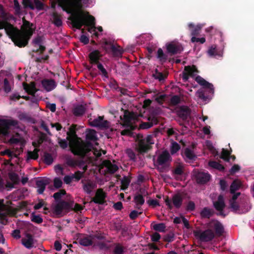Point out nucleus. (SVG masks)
<instances>
[{"label":"nucleus","mask_w":254,"mask_h":254,"mask_svg":"<svg viewBox=\"0 0 254 254\" xmlns=\"http://www.w3.org/2000/svg\"><path fill=\"white\" fill-rule=\"evenodd\" d=\"M77 125L72 124L66 132V139L69 141V147L71 152L74 155L83 159L89 156L94 149L92 143L84 141L76 134Z\"/></svg>","instance_id":"nucleus-2"},{"label":"nucleus","mask_w":254,"mask_h":254,"mask_svg":"<svg viewBox=\"0 0 254 254\" xmlns=\"http://www.w3.org/2000/svg\"><path fill=\"white\" fill-rule=\"evenodd\" d=\"M195 204L192 201H189L186 206V210L188 211H193L195 210Z\"/></svg>","instance_id":"nucleus-60"},{"label":"nucleus","mask_w":254,"mask_h":254,"mask_svg":"<svg viewBox=\"0 0 254 254\" xmlns=\"http://www.w3.org/2000/svg\"><path fill=\"white\" fill-rule=\"evenodd\" d=\"M50 183V180L48 178H43L37 180L36 183L37 192L39 194H42L46 188L47 185Z\"/></svg>","instance_id":"nucleus-22"},{"label":"nucleus","mask_w":254,"mask_h":254,"mask_svg":"<svg viewBox=\"0 0 254 254\" xmlns=\"http://www.w3.org/2000/svg\"><path fill=\"white\" fill-rule=\"evenodd\" d=\"M171 104L173 105H177L180 102V98L178 95H174L170 99Z\"/></svg>","instance_id":"nucleus-63"},{"label":"nucleus","mask_w":254,"mask_h":254,"mask_svg":"<svg viewBox=\"0 0 254 254\" xmlns=\"http://www.w3.org/2000/svg\"><path fill=\"white\" fill-rule=\"evenodd\" d=\"M198 97L203 101H206L209 99V97L208 95H206L204 91H198Z\"/></svg>","instance_id":"nucleus-61"},{"label":"nucleus","mask_w":254,"mask_h":254,"mask_svg":"<svg viewBox=\"0 0 254 254\" xmlns=\"http://www.w3.org/2000/svg\"><path fill=\"white\" fill-rule=\"evenodd\" d=\"M77 241L80 245L87 247L93 244L92 236L91 235L79 234Z\"/></svg>","instance_id":"nucleus-17"},{"label":"nucleus","mask_w":254,"mask_h":254,"mask_svg":"<svg viewBox=\"0 0 254 254\" xmlns=\"http://www.w3.org/2000/svg\"><path fill=\"white\" fill-rule=\"evenodd\" d=\"M43 161L47 165H51L53 162L52 155L49 153L45 152L43 156Z\"/></svg>","instance_id":"nucleus-46"},{"label":"nucleus","mask_w":254,"mask_h":254,"mask_svg":"<svg viewBox=\"0 0 254 254\" xmlns=\"http://www.w3.org/2000/svg\"><path fill=\"white\" fill-rule=\"evenodd\" d=\"M58 141L60 146L63 149H65L68 147V146H69V141L66 138L62 139L59 137L58 138Z\"/></svg>","instance_id":"nucleus-48"},{"label":"nucleus","mask_w":254,"mask_h":254,"mask_svg":"<svg viewBox=\"0 0 254 254\" xmlns=\"http://www.w3.org/2000/svg\"><path fill=\"white\" fill-rule=\"evenodd\" d=\"M171 160V157L167 150L164 151L157 157L155 165H169L168 162Z\"/></svg>","instance_id":"nucleus-11"},{"label":"nucleus","mask_w":254,"mask_h":254,"mask_svg":"<svg viewBox=\"0 0 254 254\" xmlns=\"http://www.w3.org/2000/svg\"><path fill=\"white\" fill-rule=\"evenodd\" d=\"M2 29H4L6 34L15 46L22 48L28 45L35 31V27L29 21L24 20L22 30H20L6 21H0V30Z\"/></svg>","instance_id":"nucleus-1"},{"label":"nucleus","mask_w":254,"mask_h":254,"mask_svg":"<svg viewBox=\"0 0 254 254\" xmlns=\"http://www.w3.org/2000/svg\"><path fill=\"white\" fill-rule=\"evenodd\" d=\"M96 187V185L95 183L91 181H88L87 183L83 184V189L85 192L89 194Z\"/></svg>","instance_id":"nucleus-34"},{"label":"nucleus","mask_w":254,"mask_h":254,"mask_svg":"<svg viewBox=\"0 0 254 254\" xmlns=\"http://www.w3.org/2000/svg\"><path fill=\"white\" fill-rule=\"evenodd\" d=\"M230 207L234 212H237L240 209L239 204L236 201H230Z\"/></svg>","instance_id":"nucleus-62"},{"label":"nucleus","mask_w":254,"mask_h":254,"mask_svg":"<svg viewBox=\"0 0 254 254\" xmlns=\"http://www.w3.org/2000/svg\"><path fill=\"white\" fill-rule=\"evenodd\" d=\"M1 201V205H0V223L3 225H6L7 222V217L9 214V211L3 209V200Z\"/></svg>","instance_id":"nucleus-26"},{"label":"nucleus","mask_w":254,"mask_h":254,"mask_svg":"<svg viewBox=\"0 0 254 254\" xmlns=\"http://www.w3.org/2000/svg\"><path fill=\"white\" fill-rule=\"evenodd\" d=\"M193 234L196 239L202 242L211 241L215 238L214 232L208 228L205 230H196L193 231Z\"/></svg>","instance_id":"nucleus-5"},{"label":"nucleus","mask_w":254,"mask_h":254,"mask_svg":"<svg viewBox=\"0 0 254 254\" xmlns=\"http://www.w3.org/2000/svg\"><path fill=\"white\" fill-rule=\"evenodd\" d=\"M41 84L43 87L47 92L51 91L56 87V84L54 79H44L42 80Z\"/></svg>","instance_id":"nucleus-25"},{"label":"nucleus","mask_w":254,"mask_h":254,"mask_svg":"<svg viewBox=\"0 0 254 254\" xmlns=\"http://www.w3.org/2000/svg\"><path fill=\"white\" fill-rule=\"evenodd\" d=\"M9 179L14 184H17L19 181V177L17 174L15 173H9L8 174Z\"/></svg>","instance_id":"nucleus-57"},{"label":"nucleus","mask_w":254,"mask_h":254,"mask_svg":"<svg viewBox=\"0 0 254 254\" xmlns=\"http://www.w3.org/2000/svg\"><path fill=\"white\" fill-rule=\"evenodd\" d=\"M232 151V150L231 149H230V150L229 151L227 149L223 148L220 158L226 162H229L230 159V155L231 154Z\"/></svg>","instance_id":"nucleus-38"},{"label":"nucleus","mask_w":254,"mask_h":254,"mask_svg":"<svg viewBox=\"0 0 254 254\" xmlns=\"http://www.w3.org/2000/svg\"><path fill=\"white\" fill-rule=\"evenodd\" d=\"M18 125V122L15 120H1L0 121V135L7 136L9 133L10 127H15Z\"/></svg>","instance_id":"nucleus-7"},{"label":"nucleus","mask_w":254,"mask_h":254,"mask_svg":"<svg viewBox=\"0 0 254 254\" xmlns=\"http://www.w3.org/2000/svg\"><path fill=\"white\" fill-rule=\"evenodd\" d=\"M195 178L197 184L203 185L210 181L211 175L208 173L198 172L195 174Z\"/></svg>","instance_id":"nucleus-16"},{"label":"nucleus","mask_w":254,"mask_h":254,"mask_svg":"<svg viewBox=\"0 0 254 254\" xmlns=\"http://www.w3.org/2000/svg\"><path fill=\"white\" fill-rule=\"evenodd\" d=\"M166 47L168 53L171 56L180 54L184 50L182 45L178 42L172 41L166 44Z\"/></svg>","instance_id":"nucleus-10"},{"label":"nucleus","mask_w":254,"mask_h":254,"mask_svg":"<svg viewBox=\"0 0 254 254\" xmlns=\"http://www.w3.org/2000/svg\"><path fill=\"white\" fill-rule=\"evenodd\" d=\"M96 64L97 65V68H98V69L100 71H101L102 75L104 76H105V77H108V72H107L106 69L104 67V66L102 65V64H101L100 63H99L97 64Z\"/></svg>","instance_id":"nucleus-58"},{"label":"nucleus","mask_w":254,"mask_h":254,"mask_svg":"<svg viewBox=\"0 0 254 254\" xmlns=\"http://www.w3.org/2000/svg\"><path fill=\"white\" fill-rule=\"evenodd\" d=\"M184 154L186 158L189 160H195V158H196V156L189 148H186L185 149Z\"/></svg>","instance_id":"nucleus-41"},{"label":"nucleus","mask_w":254,"mask_h":254,"mask_svg":"<svg viewBox=\"0 0 254 254\" xmlns=\"http://www.w3.org/2000/svg\"><path fill=\"white\" fill-rule=\"evenodd\" d=\"M106 194L102 189L97 190L95 196L92 198V201L96 204H103L106 202Z\"/></svg>","instance_id":"nucleus-15"},{"label":"nucleus","mask_w":254,"mask_h":254,"mask_svg":"<svg viewBox=\"0 0 254 254\" xmlns=\"http://www.w3.org/2000/svg\"><path fill=\"white\" fill-rule=\"evenodd\" d=\"M188 26L190 29H192L191 30V35L192 36H197L199 34L200 30L201 27L200 26H197L196 27L194 26V25L192 23H190L188 25Z\"/></svg>","instance_id":"nucleus-44"},{"label":"nucleus","mask_w":254,"mask_h":254,"mask_svg":"<svg viewBox=\"0 0 254 254\" xmlns=\"http://www.w3.org/2000/svg\"><path fill=\"white\" fill-rule=\"evenodd\" d=\"M59 6L67 13L70 14L78 10L81 7L82 0H57Z\"/></svg>","instance_id":"nucleus-4"},{"label":"nucleus","mask_w":254,"mask_h":254,"mask_svg":"<svg viewBox=\"0 0 254 254\" xmlns=\"http://www.w3.org/2000/svg\"><path fill=\"white\" fill-rule=\"evenodd\" d=\"M70 14L71 16L68 19L71 21L73 27L77 29H81L83 25L88 26V28L96 27L95 19L92 15H88L86 17L84 15L83 11L80 9Z\"/></svg>","instance_id":"nucleus-3"},{"label":"nucleus","mask_w":254,"mask_h":254,"mask_svg":"<svg viewBox=\"0 0 254 254\" xmlns=\"http://www.w3.org/2000/svg\"><path fill=\"white\" fill-rule=\"evenodd\" d=\"M130 182V180L127 176H124L123 179L121 180V188L122 190H126L128 187L129 183Z\"/></svg>","instance_id":"nucleus-45"},{"label":"nucleus","mask_w":254,"mask_h":254,"mask_svg":"<svg viewBox=\"0 0 254 254\" xmlns=\"http://www.w3.org/2000/svg\"><path fill=\"white\" fill-rule=\"evenodd\" d=\"M44 38L43 36H37L32 41L33 44L34 46H39L44 43Z\"/></svg>","instance_id":"nucleus-52"},{"label":"nucleus","mask_w":254,"mask_h":254,"mask_svg":"<svg viewBox=\"0 0 254 254\" xmlns=\"http://www.w3.org/2000/svg\"><path fill=\"white\" fill-rule=\"evenodd\" d=\"M3 89L5 93H8L11 91V86L9 81L7 78H4L3 80Z\"/></svg>","instance_id":"nucleus-56"},{"label":"nucleus","mask_w":254,"mask_h":254,"mask_svg":"<svg viewBox=\"0 0 254 254\" xmlns=\"http://www.w3.org/2000/svg\"><path fill=\"white\" fill-rule=\"evenodd\" d=\"M23 85L24 89L30 95L34 96L35 94L37 91L34 83H32L30 85L24 83Z\"/></svg>","instance_id":"nucleus-32"},{"label":"nucleus","mask_w":254,"mask_h":254,"mask_svg":"<svg viewBox=\"0 0 254 254\" xmlns=\"http://www.w3.org/2000/svg\"><path fill=\"white\" fill-rule=\"evenodd\" d=\"M66 163L68 166L72 167H74L79 164V161L71 158H67L66 159Z\"/></svg>","instance_id":"nucleus-51"},{"label":"nucleus","mask_w":254,"mask_h":254,"mask_svg":"<svg viewBox=\"0 0 254 254\" xmlns=\"http://www.w3.org/2000/svg\"><path fill=\"white\" fill-rule=\"evenodd\" d=\"M66 194V191L64 190H60L59 191L55 193L53 195V197L56 201L60 199L63 195Z\"/></svg>","instance_id":"nucleus-54"},{"label":"nucleus","mask_w":254,"mask_h":254,"mask_svg":"<svg viewBox=\"0 0 254 254\" xmlns=\"http://www.w3.org/2000/svg\"><path fill=\"white\" fill-rule=\"evenodd\" d=\"M110 49L114 57L121 56L123 53V51L120 46L116 47L114 45H112Z\"/></svg>","instance_id":"nucleus-40"},{"label":"nucleus","mask_w":254,"mask_h":254,"mask_svg":"<svg viewBox=\"0 0 254 254\" xmlns=\"http://www.w3.org/2000/svg\"><path fill=\"white\" fill-rule=\"evenodd\" d=\"M133 199L136 205V208L138 209H140L141 208V206L145 202L143 196L141 194L136 193L134 195Z\"/></svg>","instance_id":"nucleus-33"},{"label":"nucleus","mask_w":254,"mask_h":254,"mask_svg":"<svg viewBox=\"0 0 254 254\" xmlns=\"http://www.w3.org/2000/svg\"><path fill=\"white\" fill-rule=\"evenodd\" d=\"M102 57V55L99 50H95L90 53L89 58L91 64H97Z\"/></svg>","instance_id":"nucleus-24"},{"label":"nucleus","mask_w":254,"mask_h":254,"mask_svg":"<svg viewBox=\"0 0 254 254\" xmlns=\"http://www.w3.org/2000/svg\"><path fill=\"white\" fill-rule=\"evenodd\" d=\"M148 120V122H142L139 126V128L141 129H148L153 127L154 125H157L159 122L157 118L154 116H149Z\"/></svg>","instance_id":"nucleus-19"},{"label":"nucleus","mask_w":254,"mask_h":254,"mask_svg":"<svg viewBox=\"0 0 254 254\" xmlns=\"http://www.w3.org/2000/svg\"><path fill=\"white\" fill-rule=\"evenodd\" d=\"M183 198L180 193H176L173 195L172 200L168 196L165 199V202L168 208L172 209L173 206L176 208H180L183 204Z\"/></svg>","instance_id":"nucleus-8"},{"label":"nucleus","mask_w":254,"mask_h":254,"mask_svg":"<svg viewBox=\"0 0 254 254\" xmlns=\"http://www.w3.org/2000/svg\"><path fill=\"white\" fill-rule=\"evenodd\" d=\"M153 229L156 231L164 232L165 231L166 225L163 223L156 224L153 226Z\"/></svg>","instance_id":"nucleus-49"},{"label":"nucleus","mask_w":254,"mask_h":254,"mask_svg":"<svg viewBox=\"0 0 254 254\" xmlns=\"http://www.w3.org/2000/svg\"><path fill=\"white\" fill-rule=\"evenodd\" d=\"M208 165L210 167L220 171H224L225 169L224 167L222 164L215 161H210L208 162Z\"/></svg>","instance_id":"nucleus-42"},{"label":"nucleus","mask_w":254,"mask_h":254,"mask_svg":"<svg viewBox=\"0 0 254 254\" xmlns=\"http://www.w3.org/2000/svg\"><path fill=\"white\" fill-rule=\"evenodd\" d=\"M9 143L11 144H19L20 148L23 150V148L25 146V141L22 137L20 134L16 133L15 135H13L9 140Z\"/></svg>","instance_id":"nucleus-20"},{"label":"nucleus","mask_w":254,"mask_h":254,"mask_svg":"<svg viewBox=\"0 0 254 254\" xmlns=\"http://www.w3.org/2000/svg\"><path fill=\"white\" fill-rule=\"evenodd\" d=\"M181 148L180 145L176 142H173L170 149L171 154L173 155L177 153Z\"/></svg>","instance_id":"nucleus-53"},{"label":"nucleus","mask_w":254,"mask_h":254,"mask_svg":"<svg viewBox=\"0 0 254 254\" xmlns=\"http://www.w3.org/2000/svg\"><path fill=\"white\" fill-rule=\"evenodd\" d=\"M85 108L82 105H78L75 107L72 111L73 114L75 116H82L85 112Z\"/></svg>","instance_id":"nucleus-35"},{"label":"nucleus","mask_w":254,"mask_h":254,"mask_svg":"<svg viewBox=\"0 0 254 254\" xmlns=\"http://www.w3.org/2000/svg\"><path fill=\"white\" fill-rule=\"evenodd\" d=\"M134 119L133 113L126 111L124 115L123 125V127L131 128V129H135V127L132 125L131 121Z\"/></svg>","instance_id":"nucleus-18"},{"label":"nucleus","mask_w":254,"mask_h":254,"mask_svg":"<svg viewBox=\"0 0 254 254\" xmlns=\"http://www.w3.org/2000/svg\"><path fill=\"white\" fill-rule=\"evenodd\" d=\"M127 154L130 160L135 161L136 159V155L134 151L131 149L127 150Z\"/></svg>","instance_id":"nucleus-64"},{"label":"nucleus","mask_w":254,"mask_h":254,"mask_svg":"<svg viewBox=\"0 0 254 254\" xmlns=\"http://www.w3.org/2000/svg\"><path fill=\"white\" fill-rule=\"evenodd\" d=\"M85 140L84 141H95L98 140V137L96 134V131L93 129H88L86 130V134L85 135Z\"/></svg>","instance_id":"nucleus-29"},{"label":"nucleus","mask_w":254,"mask_h":254,"mask_svg":"<svg viewBox=\"0 0 254 254\" xmlns=\"http://www.w3.org/2000/svg\"><path fill=\"white\" fill-rule=\"evenodd\" d=\"M52 23L57 27H59L62 26L63 21L62 16L60 14H58L57 12H54L52 14Z\"/></svg>","instance_id":"nucleus-31"},{"label":"nucleus","mask_w":254,"mask_h":254,"mask_svg":"<svg viewBox=\"0 0 254 254\" xmlns=\"http://www.w3.org/2000/svg\"><path fill=\"white\" fill-rule=\"evenodd\" d=\"M154 143L152 135H148L145 138L141 139L138 143V151L142 154L147 152L152 148L151 145Z\"/></svg>","instance_id":"nucleus-6"},{"label":"nucleus","mask_w":254,"mask_h":254,"mask_svg":"<svg viewBox=\"0 0 254 254\" xmlns=\"http://www.w3.org/2000/svg\"><path fill=\"white\" fill-rule=\"evenodd\" d=\"M168 74H164L162 72H159L157 69L155 70L154 73L153 74V77L158 79L159 81H164L167 78Z\"/></svg>","instance_id":"nucleus-37"},{"label":"nucleus","mask_w":254,"mask_h":254,"mask_svg":"<svg viewBox=\"0 0 254 254\" xmlns=\"http://www.w3.org/2000/svg\"><path fill=\"white\" fill-rule=\"evenodd\" d=\"M157 58L162 63H165L168 59V56L164 54L161 48H159L157 50Z\"/></svg>","instance_id":"nucleus-39"},{"label":"nucleus","mask_w":254,"mask_h":254,"mask_svg":"<svg viewBox=\"0 0 254 254\" xmlns=\"http://www.w3.org/2000/svg\"><path fill=\"white\" fill-rule=\"evenodd\" d=\"M104 164L107 169V172L110 174H114L119 169L117 165L112 164L109 160H106Z\"/></svg>","instance_id":"nucleus-30"},{"label":"nucleus","mask_w":254,"mask_h":254,"mask_svg":"<svg viewBox=\"0 0 254 254\" xmlns=\"http://www.w3.org/2000/svg\"><path fill=\"white\" fill-rule=\"evenodd\" d=\"M22 244L27 249H31L33 248L34 239L33 236L30 233H27L25 238L21 239Z\"/></svg>","instance_id":"nucleus-21"},{"label":"nucleus","mask_w":254,"mask_h":254,"mask_svg":"<svg viewBox=\"0 0 254 254\" xmlns=\"http://www.w3.org/2000/svg\"><path fill=\"white\" fill-rule=\"evenodd\" d=\"M90 124L92 127H108V122L104 120L103 116H99L91 121Z\"/></svg>","instance_id":"nucleus-23"},{"label":"nucleus","mask_w":254,"mask_h":254,"mask_svg":"<svg viewBox=\"0 0 254 254\" xmlns=\"http://www.w3.org/2000/svg\"><path fill=\"white\" fill-rule=\"evenodd\" d=\"M18 118L21 121H24L27 122H31L32 120V118L28 116L26 113H22L20 114L18 116Z\"/></svg>","instance_id":"nucleus-55"},{"label":"nucleus","mask_w":254,"mask_h":254,"mask_svg":"<svg viewBox=\"0 0 254 254\" xmlns=\"http://www.w3.org/2000/svg\"><path fill=\"white\" fill-rule=\"evenodd\" d=\"M195 80L199 85L203 86L206 90H207L209 93L211 94L214 93V89L212 84L207 82L199 75L197 76Z\"/></svg>","instance_id":"nucleus-12"},{"label":"nucleus","mask_w":254,"mask_h":254,"mask_svg":"<svg viewBox=\"0 0 254 254\" xmlns=\"http://www.w3.org/2000/svg\"><path fill=\"white\" fill-rule=\"evenodd\" d=\"M214 214V210L208 207H204L200 212V216L202 219H209Z\"/></svg>","instance_id":"nucleus-28"},{"label":"nucleus","mask_w":254,"mask_h":254,"mask_svg":"<svg viewBox=\"0 0 254 254\" xmlns=\"http://www.w3.org/2000/svg\"><path fill=\"white\" fill-rule=\"evenodd\" d=\"M31 220L32 222L37 224H41L43 221V218L40 215H35L34 212L31 215Z\"/></svg>","instance_id":"nucleus-47"},{"label":"nucleus","mask_w":254,"mask_h":254,"mask_svg":"<svg viewBox=\"0 0 254 254\" xmlns=\"http://www.w3.org/2000/svg\"><path fill=\"white\" fill-rule=\"evenodd\" d=\"M241 187V183L237 180L234 181L230 186V192L234 193L235 191L239 189Z\"/></svg>","instance_id":"nucleus-43"},{"label":"nucleus","mask_w":254,"mask_h":254,"mask_svg":"<svg viewBox=\"0 0 254 254\" xmlns=\"http://www.w3.org/2000/svg\"><path fill=\"white\" fill-rule=\"evenodd\" d=\"M39 149H34L33 151H28L27 154L26 161L28 162L30 159L37 160L39 157Z\"/></svg>","instance_id":"nucleus-36"},{"label":"nucleus","mask_w":254,"mask_h":254,"mask_svg":"<svg viewBox=\"0 0 254 254\" xmlns=\"http://www.w3.org/2000/svg\"><path fill=\"white\" fill-rule=\"evenodd\" d=\"M207 227L214 232L215 237H220L224 232V228L222 224L217 220H212L207 224Z\"/></svg>","instance_id":"nucleus-9"},{"label":"nucleus","mask_w":254,"mask_h":254,"mask_svg":"<svg viewBox=\"0 0 254 254\" xmlns=\"http://www.w3.org/2000/svg\"><path fill=\"white\" fill-rule=\"evenodd\" d=\"M183 173V167L180 165L177 166L173 171V174L174 175H182Z\"/></svg>","instance_id":"nucleus-59"},{"label":"nucleus","mask_w":254,"mask_h":254,"mask_svg":"<svg viewBox=\"0 0 254 254\" xmlns=\"http://www.w3.org/2000/svg\"><path fill=\"white\" fill-rule=\"evenodd\" d=\"M213 206L216 210L222 211L225 207L224 199L222 195H219L217 201L213 202Z\"/></svg>","instance_id":"nucleus-27"},{"label":"nucleus","mask_w":254,"mask_h":254,"mask_svg":"<svg viewBox=\"0 0 254 254\" xmlns=\"http://www.w3.org/2000/svg\"><path fill=\"white\" fill-rule=\"evenodd\" d=\"M197 72L198 70L195 65H192V66L190 65L186 66L183 72V80L185 82L188 81L190 76L193 77L194 73Z\"/></svg>","instance_id":"nucleus-14"},{"label":"nucleus","mask_w":254,"mask_h":254,"mask_svg":"<svg viewBox=\"0 0 254 254\" xmlns=\"http://www.w3.org/2000/svg\"><path fill=\"white\" fill-rule=\"evenodd\" d=\"M176 114L178 117L183 121L187 120L188 117L190 115L191 110L186 106H182L176 110Z\"/></svg>","instance_id":"nucleus-13"},{"label":"nucleus","mask_w":254,"mask_h":254,"mask_svg":"<svg viewBox=\"0 0 254 254\" xmlns=\"http://www.w3.org/2000/svg\"><path fill=\"white\" fill-rule=\"evenodd\" d=\"M124 247L119 243L116 244L115 247L113 251L114 254H124Z\"/></svg>","instance_id":"nucleus-50"}]
</instances>
